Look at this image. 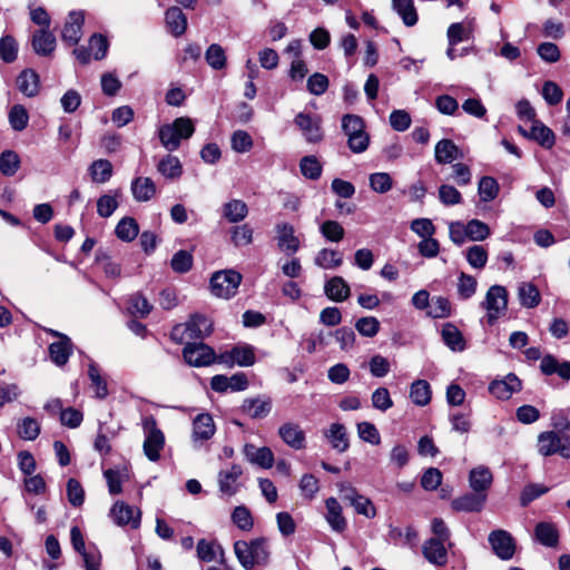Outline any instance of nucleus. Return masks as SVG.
<instances>
[{"label": "nucleus", "instance_id": "nucleus-2", "mask_svg": "<svg viewBox=\"0 0 570 570\" xmlns=\"http://www.w3.org/2000/svg\"><path fill=\"white\" fill-rule=\"evenodd\" d=\"M195 132V126L190 118L179 117L171 124H165L158 129V137L163 147L168 151L179 148L183 139H188Z\"/></svg>", "mask_w": 570, "mask_h": 570}, {"label": "nucleus", "instance_id": "nucleus-8", "mask_svg": "<svg viewBox=\"0 0 570 570\" xmlns=\"http://www.w3.org/2000/svg\"><path fill=\"white\" fill-rule=\"evenodd\" d=\"M487 311V321L489 325H493L497 320L502 316L508 307V292L501 285H492L481 303Z\"/></svg>", "mask_w": 570, "mask_h": 570}, {"label": "nucleus", "instance_id": "nucleus-6", "mask_svg": "<svg viewBox=\"0 0 570 570\" xmlns=\"http://www.w3.org/2000/svg\"><path fill=\"white\" fill-rule=\"evenodd\" d=\"M142 430L145 433L144 453L150 461L156 462L159 460L160 451L165 445L164 433L158 429L153 415L142 419Z\"/></svg>", "mask_w": 570, "mask_h": 570}, {"label": "nucleus", "instance_id": "nucleus-34", "mask_svg": "<svg viewBox=\"0 0 570 570\" xmlns=\"http://www.w3.org/2000/svg\"><path fill=\"white\" fill-rule=\"evenodd\" d=\"M535 539L544 547L554 548L559 542V532L551 522H539L534 529Z\"/></svg>", "mask_w": 570, "mask_h": 570}, {"label": "nucleus", "instance_id": "nucleus-24", "mask_svg": "<svg viewBox=\"0 0 570 570\" xmlns=\"http://www.w3.org/2000/svg\"><path fill=\"white\" fill-rule=\"evenodd\" d=\"M243 474L239 465L234 464L228 470L220 471L218 474L219 491L224 495L232 497L238 491L237 480Z\"/></svg>", "mask_w": 570, "mask_h": 570}, {"label": "nucleus", "instance_id": "nucleus-3", "mask_svg": "<svg viewBox=\"0 0 570 570\" xmlns=\"http://www.w3.org/2000/svg\"><path fill=\"white\" fill-rule=\"evenodd\" d=\"M213 331V323L202 314H194L185 324H178L173 327L170 338L177 343H184L187 340H203Z\"/></svg>", "mask_w": 570, "mask_h": 570}, {"label": "nucleus", "instance_id": "nucleus-20", "mask_svg": "<svg viewBox=\"0 0 570 570\" xmlns=\"http://www.w3.org/2000/svg\"><path fill=\"white\" fill-rule=\"evenodd\" d=\"M18 90L28 98H33L40 90V77L30 68L22 70L16 80Z\"/></svg>", "mask_w": 570, "mask_h": 570}, {"label": "nucleus", "instance_id": "nucleus-30", "mask_svg": "<svg viewBox=\"0 0 570 570\" xmlns=\"http://www.w3.org/2000/svg\"><path fill=\"white\" fill-rule=\"evenodd\" d=\"M324 292L334 302H343L350 297L348 284L341 276H333L325 283Z\"/></svg>", "mask_w": 570, "mask_h": 570}, {"label": "nucleus", "instance_id": "nucleus-18", "mask_svg": "<svg viewBox=\"0 0 570 570\" xmlns=\"http://www.w3.org/2000/svg\"><path fill=\"white\" fill-rule=\"evenodd\" d=\"M216 426L214 423V419L209 413H200L196 415V417L193 421V441L195 443L197 442H204L215 434Z\"/></svg>", "mask_w": 570, "mask_h": 570}, {"label": "nucleus", "instance_id": "nucleus-12", "mask_svg": "<svg viewBox=\"0 0 570 570\" xmlns=\"http://www.w3.org/2000/svg\"><path fill=\"white\" fill-rule=\"evenodd\" d=\"M521 389L522 382L514 373H509L500 380H493L489 384V392L499 400H509Z\"/></svg>", "mask_w": 570, "mask_h": 570}, {"label": "nucleus", "instance_id": "nucleus-41", "mask_svg": "<svg viewBox=\"0 0 570 570\" xmlns=\"http://www.w3.org/2000/svg\"><path fill=\"white\" fill-rule=\"evenodd\" d=\"M434 156L439 164H450L459 157V148L452 140L442 139L435 146Z\"/></svg>", "mask_w": 570, "mask_h": 570}, {"label": "nucleus", "instance_id": "nucleus-50", "mask_svg": "<svg viewBox=\"0 0 570 570\" xmlns=\"http://www.w3.org/2000/svg\"><path fill=\"white\" fill-rule=\"evenodd\" d=\"M20 167V158L13 150H4L0 155V171L4 176H13Z\"/></svg>", "mask_w": 570, "mask_h": 570}, {"label": "nucleus", "instance_id": "nucleus-22", "mask_svg": "<svg viewBox=\"0 0 570 570\" xmlns=\"http://www.w3.org/2000/svg\"><path fill=\"white\" fill-rule=\"evenodd\" d=\"M326 515L325 519L330 524L331 529L335 532H343L347 527L346 519L343 515V509L335 498H328L325 501Z\"/></svg>", "mask_w": 570, "mask_h": 570}, {"label": "nucleus", "instance_id": "nucleus-25", "mask_svg": "<svg viewBox=\"0 0 570 570\" xmlns=\"http://www.w3.org/2000/svg\"><path fill=\"white\" fill-rule=\"evenodd\" d=\"M485 501L487 494L474 492L454 499L451 505L455 511L479 512L483 509Z\"/></svg>", "mask_w": 570, "mask_h": 570}, {"label": "nucleus", "instance_id": "nucleus-13", "mask_svg": "<svg viewBox=\"0 0 570 570\" xmlns=\"http://www.w3.org/2000/svg\"><path fill=\"white\" fill-rule=\"evenodd\" d=\"M110 515L117 525H130L132 529H137L140 525V510H135L131 505L122 501H117L112 505Z\"/></svg>", "mask_w": 570, "mask_h": 570}, {"label": "nucleus", "instance_id": "nucleus-29", "mask_svg": "<svg viewBox=\"0 0 570 570\" xmlns=\"http://www.w3.org/2000/svg\"><path fill=\"white\" fill-rule=\"evenodd\" d=\"M540 370L544 375L558 374L563 380H570V361L559 362L553 355H546L540 363Z\"/></svg>", "mask_w": 570, "mask_h": 570}, {"label": "nucleus", "instance_id": "nucleus-1", "mask_svg": "<svg viewBox=\"0 0 570 570\" xmlns=\"http://www.w3.org/2000/svg\"><path fill=\"white\" fill-rule=\"evenodd\" d=\"M234 552L246 570L255 567H266L269 562V547L265 538H256L252 541L238 540L234 543Z\"/></svg>", "mask_w": 570, "mask_h": 570}, {"label": "nucleus", "instance_id": "nucleus-38", "mask_svg": "<svg viewBox=\"0 0 570 570\" xmlns=\"http://www.w3.org/2000/svg\"><path fill=\"white\" fill-rule=\"evenodd\" d=\"M325 436L330 440L333 449L337 452L342 453L348 449V439L346 434V429L341 423L331 424L328 431L325 433Z\"/></svg>", "mask_w": 570, "mask_h": 570}, {"label": "nucleus", "instance_id": "nucleus-40", "mask_svg": "<svg viewBox=\"0 0 570 570\" xmlns=\"http://www.w3.org/2000/svg\"><path fill=\"white\" fill-rule=\"evenodd\" d=\"M196 551L198 559L204 562L215 561L218 556L223 557L224 554V550L220 544L206 539H200L197 542Z\"/></svg>", "mask_w": 570, "mask_h": 570}, {"label": "nucleus", "instance_id": "nucleus-16", "mask_svg": "<svg viewBox=\"0 0 570 570\" xmlns=\"http://www.w3.org/2000/svg\"><path fill=\"white\" fill-rule=\"evenodd\" d=\"M278 248L287 255L295 254L301 246L298 237L295 235V228L288 223H279L275 227Z\"/></svg>", "mask_w": 570, "mask_h": 570}, {"label": "nucleus", "instance_id": "nucleus-54", "mask_svg": "<svg viewBox=\"0 0 570 570\" xmlns=\"http://www.w3.org/2000/svg\"><path fill=\"white\" fill-rule=\"evenodd\" d=\"M205 59L215 70H220L226 66L225 50L217 43H213L207 48Z\"/></svg>", "mask_w": 570, "mask_h": 570}, {"label": "nucleus", "instance_id": "nucleus-49", "mask_svg": "<svg viewBox=\"0 0 570 570\" xmlns=\"http://www.w3.org/2000/svg\"><path fill=\"white\" fill-rule=\"evenodd\" d=\"M88 376L91 386L95 389L96 397L102 400L108 395V387L106 380L100 375V371L95 363H90L88 367Z\"/></svg>", "mask_w": 570, "mask_h": 570}, {"label": "nucleus", "instance_id": "nucleus-42", "mask_svg": "<svg viewBox=\"0 0 570 570\" xmlns=\"http://www.w3.org/2000/svg\"><path fill=\"white\" fill-rule=\"evenodd\" d=\"M314 262L321 268L333 269L342 265L343 254L334 249L323 248L317 253Z\"/></svg>", "mask_w": 570, "mask_h": 570}, {"label": "nucleus", "instance_id": "nucleus-4", "mask_svg": "<svg viewBox=\"0 0 570 570\" xmlns=\"http://www.w3.org/2000/svg\"><path fill=\"white\" fill-rule=\"evenodd\" d=\"M342 130L347 137V146L354 154L364 153L370 145V136L365 130L362 117L347 114L342 118Z\"/></svg>", "mask_w": 570, "mask_h": 570}, {"label": "nucleus", "instance_id": "nucleus-5", "mask_svg": "<svg viewBox=\"0 0 570 570\" xmlns=\"http://www.w3.org/2000/svg\"><path fill=\"white\" fill-rule=\"evenodd\" d=\"M537 451L544 458L558 454L570 460V434L551 430L543 431L538 434Z\"/></svg>", "mask_w": 570, "mask_h": 570}, {"label": "nucleus", "instance_id": "nucleus-51", "mask_svg": "<svg viewBox=\"0 0 570 570\" xmlns=\"http://www.w3.org/2000/svg\"><path fill=\"white\" fill-rule=\"evenodd\" d=\"M299 169L305 178L316 180L322 175V165L315 156H305L299 161Z\"/></svg>", "mask_w": 570, "mask_h": 570}, {"label": "nucleus", "instance_id": "nucleus-57", "mask_svg": "<svg viewBox=\"0 0 570 570\" xmlns=\"http://www.w3.org/2000/svg\"><path fill=\"white\" fill-rule=\"evenodd\" d=\"M9 122L12 129L17 131L23 130L29 122V115L22 105H14L9 111Z\"/></svg>", "mask_w": 570, "mask_h": 570}, {"label": "nucleus", "instance_id": "nucleus-26", "mask_svg": "<svg viewBox=\"0 0 570 570\" xmlns=\"http://www.w3.org/2000/svg\"><path fill=\"white\" fill-rule=\"evenodd\" d=\"M32 48L39 56H50L56 49V37L49 29H40L32 36Z\"/></svg>", "mask_w": 570, "mask_h": 570}, {"label": "nucleus", "instance_id": "nucleus-21", "mask_svg": "<svg viewBox=\"0 0 570 570\" xmlns=\"http://www.w3.org/2000/svg\"><path fill=\"white\" fill-rule=\"evenodd\" d=\"M165 23L168 32L178 38L186 32L187 17L179 7L173 6L165 12Z\"/></svg>", "mask_w": 570, "mask_h": 570}, {"label": "nucleus", "instance_id": "nucleus-48", "mask_svg": "<svg viewBox=\"0 0 570 570\" xmlns=\"http://www.w3.org/2000/svg\"><path fill=\"white\" fill-rule=\"evenodd\" d=\"M519 298L522 306L533 308L540 303V293L531 283H523L519 287Z\"/></svg>", "mask_w": 570, "mask_h": 570}, {"label": "nucleus", "instance_id": "nucleus-10", "mask_svg": "<svg viewBox=\"0 0 570 570\" xmlns=\"http://www.w3.org/2000/svg\"><path fill=\"white\" fill-rule=\"evenodd\" d=\"M254 347L248 344L236 345L229 351H225L217 356V363L224 364L228 367L234 365L252 366L255 364Z\"/></svg>", "mask_w": 570, "mask_h": 570}, {"label": "nucleus", "instance_id": "nucleus-9", "mask_svg": "<svg viewBox=\"0 0 570 570\" xmlns=\"http://www.w3.org/2000/svg\"><path fill=\"white\" fill-rule=\"evenodd\" d=\"M183 356L189 365L195 367L208 366L217 362L214 350L202 342H187L183 350Z\"/></svg>", "mask_w": 570, "mask_h": 570}, {"label": "nucleus", "instance_id": "nucleus-15", "mask_svg": "<svg viewBox=\"0 0 570 570\" xmlns=\"http://www.w3.org/2000/svg\"><path fill=\"white\" fill-rule=\"evenodd\" d=\"M278 436L293 450L306 448V435L298 423L285 422L278 428Z\"/></svg>", "mask_w": 570, "mask_h": 570}, {"label": "nucleus", "instance_id": "nucleus-60", "mask_svg": "<svg viewBox=\"0 0 570 570\" xmlns=\"http://www.w3.org/2000/svg\"><path fill=\"white\" fill-rule=\"evenodd\" d=\"M368 181L370 187L379 194H385L393 187V179L387 173L371 174Z\"/></svg>", "mask_w": 570, "mask_h": 570}, {"label": "nucleus", "instance_id": "nucleus-45", "mask_svg": "<svg viewBox=\"0 0 570 570\" xmlns=\"http://www.w3.org/2000/svg\"><path fill=\"white\" fill-rule=\"evenodd\" d=\"M17 430L22 440L33 441L39 436L41 428L36 419L27 416L18 422Z\"/></svg>", "mask_w": 570, "mask_h": 570}, {"label": "nucleus", "instance_id": "nucleus-31", "mask_svg": "<svg viewBox=\"0 0 570 570\" xmlns=\"http://www.w3.org/2000/svg\"><path fill=\"white\" fill-rule=\"evenodd\" d=\"M131 193L137 202H148L156 194V185L149 177H137L131 181Z\"/></svg>", "mask_w": 570, "mask_h": 570}, {"label": "nucleus", "instance_id": "nucleus-32", "mask_svg": "<svg viewBox=\"0 0 570 570\" xmlns=\"http://www.w3.org/2000/svg\"><path fill=\"white\" fill-rule=\"evenodd\" d=\"M444 344L453 352L465 350V340L459 328L452 323H445L441 331Z\"/></svg>", "mask_w": 570, "mask_h": 570}, {"label": "nucleus", "instance_id": "nucleus-27", "mask_svg": "<svg viewBox=\"0 0 570 570\" xmlns=\"http://www.w3.org/2000/svg\"><path fill=\"white\" fill-rule=\"evenodd\" d=\"M48 351L52 363L57 366H63L72 354L73 345L68 336H63V341L51 343Z\"/></svg>", "mask_w": 570, "mask_h": 570}, {"label": "nucleus", "instance_id": "nucleus-62", "mask_svg": "<svg viewBox=\"0 0 570 570\" xmlns=\"http://www.w3.org/2000/svg\"><path fill=\"white\" fill-rule=\"evenodd\" d=\"M356 331L365 337H373L380 331V322L374 316L361 317L355 323Z\"/></svg>", "mask_w": 570, "mask_h": 570}, {"label": "nucleus", "instance_id": "nucleus-37", "mask_svg": "<svg viewBox=\"0 0 570 570\" xmlns=\"http://www.w3.org/2000/svg\"><path fill=\"white\" fill-rule=\"evenodd\" d=\"M531 139L535 140L543 148L550 149L556 142L553 131L539 120H534L530 128Z\"/></svg>", "mask_w": 570, "mask_h": 570}, {"label": "nucleus", "instance_id": "nucleus-64", "mask_svg": "<svg viewBox=\"0 0 570 570\" xmlns=\"http://www.w3.org/2000/svg\"><path fill=\"white\" fill-rule=\"evenodd\" d=\"M230 234L232 242L237 247L249 245L253 242V229L247 224L235 226Z\"/></svg>", "mask_w": 570, "mask_h": 570}, {"label": "nucleus", "instance_id": "nucleus-59", "mask_svg": "<svg viewBox=\"0 0 570 570\" xmlns=\"http://www.w3.org/2000/svg\"><path fill=\"white\" fill-rule=\"evenodd\" d=\"M321 234L330 242L337 243L343 239L345 230L336 220H325L320 226Z\"/></svg>", "mask_w": 570, "mask_h": 570}, {"label": "nucleus", "instance_id": "nucleus-14", "mask_svg": "<svg viewBox=\"0 0 570 570\" xmlns=\"http://www.w3.org/2000/svg\"><path fill=\"white\" fill-rule=\"evenodd\" d=\"M85 14L82 11L69 12L61 31L62 40L69 46L77 45L82 37Z\"/></svg>", "mask_w": 570, "mask_h": 570}, {"label": "nucleus", "instance_id": "nucleus-35", "mask_svg": "<svg viewBox=\"0 0 570 570\" xmlns=\"http://www.w3.org/2000/svg\"><path fill=\"white\" fill-rule=\"evenodd\" d=\"M410 399L417 406H425L431 402V385L425 380H415L410 386Z\"/></svg>", "mask_w": 570, "mask_h": 570}, {"label": "nucleus", "instance_id": "nucleus-17", "mask_svg": "<svg viewBox=\"0 0 570 570\" xmlns=\"http://www.w3.org/2000/svg\"><path fill=\"white\" fill-rule=\"evenodd\" d=\"M448 542L439 539H429L422 546V553L424 558L432 564L442 567L448 562Z\"/></svg>", "mask_w": 570, "mask_h": 570}, {"label": "nucleus", "instance_id": "nucleus-55", "mask_svg": "<svg viewBox=\"0 0 570 570\" xmlns=\"http://www.w3.org/2000/svg\"><path fill=\"white\" fill-rule=\"evenodd\" d=\"M465 258L473 268L482 269L488 262V252L481 245H473L466 249Z\"/></svg>", "mask_w": 570, "mask_h": 570}, {"label": "nucleus", "instance_id": "nucleus-46", "mask_svg": "<svg viewBox=\"0 0 570 570\" xmlns=\"http://www.w3.org/2000/svg\"><path fill=\"white\" fill-rule=\"evenodd\" d=\"M157 170L166 178H178L183 174L179 159L176 156L167 155L157 165Z\"/></svg>", "mask_w": 570, "mask_h": 570}, {"label": "nucleus", "instance_id": "nucleus-58", "mask_svg": "<svg viewBox=\"0 0 570 570\" xmlns=\"http://www.w3.org/2000/svg\"><path fill=\"white\" fill-rule=\"evenodd\" d=\"M350 505L354 508L357 514L364 515L367 519H373L376 515V508L373 502L361 493L350 502Z\"/></svg>", "mask_w": 570, "mask_h": 570}, {"label": "nucleus", "instance_id": "nucleus-28", "mask_svg": "<svg viewBox=\"0 0 570 570\" xmlns=\"http://www.w3.org/2000/svg\"><path fill=\"white\" fill-rule=\"evenodd\" d=\"M244 454L248 461L264 469H269L274 464V454L267 446L256 448L253 444H246Z\"/></svg>", "mask_w": 570, "mask_h": 570}, {"label": "nucleus", "instance_id": "nucleus-19", "mask_svg": "<svg viewBox=\"0 0 570 570\" xmlns=\"http://www.w3.org/2000/svg\"><path fill=\"white\" fill-rule=\"evenodd\" d=\"M295 125L302 130L308 142H318L323 138L320 121L308 114L299 112L296 115Z\"/></svg>", "mask_w": 570, "mask_h": 570}, {"label": "nucleus", "instance_id": "nucleus-7", "mask_svg": "<svg viewBox=\"0 0 570 570\" xmlns=\"http://www.w3.org/2000/svg\"><path fill=\"white\" fill-rule=\"evenodd\" d=\"M242 278L234 269L216 272L210 278V291L216 297L228 299L237 293Z\"/></svg>", "mask_w": 570, "mask_h": 570}, {"label": "nucleus", "instance_id": "nucleus-11", "mask_svg": "<svg viewBox=\"0 0 570 570\" xmlns=\"http://www.w3.org/2000/svg\"><path fill=\"white\" fill-rule=\"evenodd\" d=\"M489 543L493 552L502 560L512 559L515 551L513 537L505 530H493L489 534Z\"/></svg>", "mask_w": 570, "mask_h": 570}, {"label": "nucleus", "instance_id": "nucleus-53", "mask_svg": "<svg viewBox=\"0 0 570 570\" xmlns=\"http://www.w3.org/2000/svg\"><path fill=\"white\" fill-rule=\"evenodd\" d=\"M478 191L482 202H491L499 194V184L494 178L483 176L479 181Z\"/></svg>", "mask_w": 570, "mask_h": 570}, {"label": "nucleus", "instance_id": "nucleus-56", "mask_svg": "<svg viewBox=\"0 0 570 570\" xmlns=\"http://www.w3.org/2000/svg\"><path fill=\"white\" fill-rule=\"evenodd\" d=\"M428 315L433 318H444L451 315V303L443 296L433 297L430 305Z\"/></svg>", "mask_w": 570, "mask_h": 570}, {"label": "nucleus", "instance_id": "nucleus-43", "mask_svg": "<svg viewBox=\"0 0 570 570\" xmlns=\"http://www.w3.org/2000/svg\"><path fill=\"white\" fill-rule=\"evenodd\" d=\"M392 6L401 16L405 26L412 27L417 22V14L413 0H392Z\"/></svg>", "mask_w": 570, "mask_h": 570}, {"label": "nucleus", "instance_id": "nucleus-61", "mask_svg": "<svg viewBox=\"0 0 570 570\" xmlns=\"http://www.w3.org/2000/svg\"><path fill=\"white\" fill-rule=\"evenodd\" d=\"M466 233L470 240L481 242L489 237L490 228L485 223L472 219L466 224Z\"/></svg>", "mask_w": 570, "mask_h": 570}, {"label": "nucleus", "instance_id": "nucleus-47", "mask_svg": "<svg viewBox=\"0 0 570 570\" xmlns=\"http://www.w3.org/2000/svg\"><path fill=\"white\" fill-rule=\"evenodd\" d=\"M18 42L12 36L6 35L0 38V59L4 63L14 62L18 57Z\"/></svg>", "mask_w": 570, "mask_h": 570}, {"label": "nucleus", "instance_id": "nucleus-36", "mask_svg": "<svg viewBox=\"0 0 570 570\" xmlns=\"http://www.w3.org/2000/svg\"><path fill=\"white\" fill-rule=\"evenodd\" d=\"M223 217H225L229 223H239L246 218L248 215V207L245 202L240 199H232L224 204Z\"/></svg>", "mask_w": 570, "mask_h": 570}, {"label": "nucleus", "instance_id": "nucleus-33", "mask_svg": "<svg viewBox=\"0 0 570 570\" xmlns=\"http://www.w3.org/2000/svg\"><path fill=\"white\" fill-rule=\"evenodd\" d=\"M492 480V473L485 466L472 469L469 476L470 487L474 492L480 494H485V491L490 488Z\"/></svg>", "mask_w": 570, "mask_h": 570}, {"label": "nucleus", "instance_id": "nucleus-23", "mask_svg": "<svg viewBox=\"0 0 570 570\" xmlns=\"http://www.w3.org/2000/svg\"><path fill=\"white\" fill-rule=\"evenodd\" d=\"M240 410L252 419H264L272 411V400L269 397L245 399Z\"/></svg>", "mask_w": 570, "mask_h": 570}, {"label": "nucleus", "instance_id": "nucleus-39", "mask_svg": "<svg viewBox=\"0 0 570 570\" xmlns=\"http://www.w3.org/2000/svg\"><path fill=\"white\" fill-rule=\"evenodd\" d=\"M88 171L94 183L105 184L112 176V165L107 159H97L90 164Z\"/></svg>", "mask_w": 570, "mask_h": 570}, {"label": "nucleus", "instance_id": "nucleus-44", "mask_svg": "<svg viewBox=\"0 0 570 570\" xmlns=\"http://www.w3.org/2000/svg\"><path fill=\"white\" fill-rule=\"evenodd\" d=\"M115 233L122 242H131L138 236L139 227L132 217H124L117 224Z\"/></svg>", "mask_w": 570, "mask_h": 570}, {"label": "nucleus", "instance_id": "nucleus-63", "mask_svg": "<svg viewBox=\"0 0 570 570\" xmlns=\"http://www.w3.org/2000/svg\"><path fill=\"white\" fill-rule=\"evenodd\" d=\"M232 520L240 530L244 531L252 530L254 525L252 513L244 505H239L234 509L232 513Z\"/></svg>", "mask_w": 570, "mask_h": 570}, {"label": "nucleus", "instance_id": "nucleus-52", "mask_svg": "<svg viewBox=\"0 0 570 570\" xmlns=\"http://www.w3.org/2000/svg\"><path fill=\"white\" fill-rule=\"evenodd\" d=\"M193 262V255L185 249H180L171 257L170 267L175 273L185 274L191 269Z\"/></svg>", "mask_w": 570, "mask_h": 570}]
</instances>
